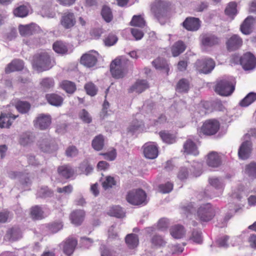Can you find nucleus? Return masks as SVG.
I'll return each mask as SVG.
<instances>
[{
	"label": "nucleus",
	"mask_w": 256,
	"mask_h": 256,
	"mask_svg": "<svg viewBox=\"0 0 256 256\" xmlns=\"http://www.w3.org/2000/svg\"><path fill=\"white\" fill-rule=\"evenodd\" d=\"M63 228V224L62 222H56L50 224V230L53 233H56Z\"/></svg>",
	"instance_id": "nucleus-64"
},
{
	"label": "nucleus",
	"mask_w": 256,
	"mask_h": 256,
	"mask_svg": "<svg viewBox=\"0 0 256 256\" xmlns=\"http://www.w3.org/2000/svg\"><path fill=\"white\" fill-rule=\"evenodd\" d=\"M218 43V39L213 35L205 34L202 36V44L205 47H210Z\"/></svg>",
	"instance_id": "nucleus-27"
},
{
	"label": "nucleus",
	"mask_w": 256,
	"mask_h": 256,
	"mask_svg": "<svg viewBox=\"0 0 256 256\" xmlns=\"http://www.w3.org/2000/svg\"><path fill=\"white\" fill-rule=\"evenodd\" d=\"M126 242L129 248H133L138 245V238L135 234H129L126 238Z\"/></svg>",
	"instance_id": "nucleus-39"
},
{
	"label": "nucleus",
	"mask_w": 256,
	"mask_h": 256,
	"mask_svg": "<svg viewBox=\"0 0 256 256\" xmlns=\"http://www.w3.org/2000/svg\"><path fill=\"white\" fill-rule=\"evenodd\" d=\"M132 26L142 27L144 26L145 22L141 16H134L130 22Z\"/></svg>",
	"instance_id": "nucleus-55"
},
{
	"label": "nucleus",
	"mask_w": 256,
	"mask_h": 256,
	"mask_svg": "<svg viewBox=\"0 0 256 256\" xmlns=\"http://www.w3.org/2000/svg\"><path fill=\"white\" fill-rule=\"evenodd\" d=\"M30 216L34 220H40L44 217V212L42 208L38 206H36L32 208Z\"/></svg>",
	"instance_id": "nucleus-33"
},
{
	"label": "nucleus",
	"mask_w": 256,
	"mask_h": 256,
	"mask_svg": "<svg viewBox=\"0 0 256 256\" xmlns=\"http://www.w3.org/2000/svg\"><path fill=\"white\" fill-rule=\"evenodd\" d=\"M53 49L58 54H65L68 50L67 46L61 41H57L53 44Z\"/></svg>",
	"instance_id": "nucleus-37"
},
{
	"label": "nucleus",
	"mask_w": 256,
	"mask_h": 256,
	"mask_svg": "<svg viewBox=\"0 0 256 256\" xmlns=\"http://www.w3.org/2000/svg\"><path fill=\"white\" fill-rule=\"evenodd\" d=\"M183 26L188 30H196L200 26V20L194 18H187L183 22Z\"/></svg>",
	"instance_id": "nucleus-23"
},
{
	"label": "nucleus",
	"mask_w": 256,
	"mask_h": 256,
	"mask_svg": "<svg viewBox=\"0 0 256 256\" xmlns=\"http://www.w3.org/2000/svg\"><path fill=\"white\" fill-rule=\"evenodd\" d=\"M231 61L236 64L240 62L243 68L246 70H252L256 66V58L250 52L244 54L240 58L238 56L234 55L232 56Z\"/></svg>",
	"instance_id": "nucleus-2"
},
{
	"label": "nucleus",
	"mask_w": 256,
	"mask_h": 256,
	"mask_svg": "<svg viewBox=\"0 0 256 256\" xmlns=\"http://www.w3.org/2000/svg\"><path fill=\"white\" fill-rule=\"evenodd\" d=\"M256 100V93L251 92L247 94L240 102V105L243 107H246L250 105Z\"/></svg>",
	"instance_id": "nucleus-34"
},
{
	"label": "nucleus",
	"mask_w": 256,
	"mask_h": 256,
	"mask_svg": "<svg viewBox=\"0 0 256 256\" xmlns=\"http://www.w3.org/2000/svg\"><path fill=\"white\" fill-rule=\"evenodd\" d=\"M75 16L72 12H66L62 17L61 24L65 28H70L76 24Z\"/></svg>",
	"instance_id": "nucleus-17"
},
{
	"label": "nucleus",
	"mask_w": 256,
	"mask_h": 256,
	"mask_svg": "<svg viewBox=\"0 0 256 256\" xmlns=\"http://www.w3.org/2000/svg\"><path fill=\"white\" fill-rule=\"evenodd\" d=\"M108 214L110 216L116 218H122L124 215L123 210L119 206H113L110 209Z\"/></svg>",
	"instance_id": "nucleus-43"
},
{
	"label": "nucleus",
	"mask_w": 256,
	"mask_h": 256,
	"mask_svg": "<svg viewBox=\"0 0 256 256\" xmlns=\"http://www.w3.org/2000/svg\"><path fill=\"white\" fill-rule=\"evenodd\" d=\"M245 173L252 178H256V164L252 162L246 165Z\"/></svg>",
	"instance_id": "nucleus-51"
},
{
	"label": "nucleus",
	"mask_w": 256,
	"mask_h": 256,
	"mask_svg": "<svg viewBox=\"0 0 256 256\" xmlns=\"http://www.w3.org/2000/svg\"><path fill=\"white\" fill-rule=\"evenodd\" d=\"M190 239L196 244H201L202 242L201 232L197 230H194Z\"/></svg>",
	"instance_id": "nucleus-59"
},
{
	"label": "nucleus",
	"mask_w": 256,
	"mask_h": 256,
	"mask_svg": "<svg viewBox=\"0 0 256 256\" xmlns=\"http://www.w3.org/2000/svg\"><path fill=\"white\" fill-rule=\"evenodd\" d=\"M242 38L237 34H233L226 42V46L229 51H234L240 48L242 45Z\"/></svg>",
	"instance_id": "nucleus-15"
},
{
	"label": "nucleus",
	"mask_w": 256,
	"mask_h": 256,
	"mask_svg": "<svg viewBox=\"0 0 256 256\" xmlns=\"http://www.w3.org/2000/svg\"><path fill=\"white\" fill-rule=\"evenodd\" d=\"M146 192L142 190H133L130 191L126 196L128 202L133 205H140L146 203Z\"/></svg>",
	"instance_id": "nucleus-4"
},
{
	"label": "nucleus",
	"mask_w": 256,
	"mask_h": 256,
	"mask_svg": "<svg viewBox=\"0 0 256 256\" xmlns=\"http://www.w3.org/2000/svg\"><path fill=\"white\" fill-rule=\"evenodd\" d=\"M66 154L67 156L74 157L78 154V150L75 146H70L66 148Z\"/></svg>",
	"instance_id": "nucleus-63"
},
{
	"label": "nucleus",
	"mask_w": 256,
	"mask_h": 256,
	"mask_svg": "<svg viewBox=\"0 0 256 256\" xmlns=\"http://www.w3.org/2000/svg\"><path fill=\"white\" fill-rule=\"evenodd\" d=\"M54 80L52 78H42L40 82L41 87L44 90H48L54 86Z\"/></svg>",
	"instance_id": "nucleus-48"
},
{
	"label": "nucleus",
	"mask_w": 256,
	"mask_h": 256,
	"mask_svg": "<svg viewBox=\"0 0 256 256\" xmlns=\"http://www.w3.org/2000/svg\"><path fill=\"white\" fill-rule=\"evenodd\" d=\"M85 212L82 210H76L72 212L70 219L72 224L75 226H79L82 224L84 220Z\"/></svg>",
	"instance_id": "nucleus-20"
},
{
	"label": "nucleus",
	"mask_w": 256,
	"mask_h": 256,
	"mask_svg": "<svg viewBox=\"0 0 256 256\" xmlns=\"http://www.w3.org/2000/svg\"><path fill=\"white\" fill-rule=\"evenodd\" d=\"M34 30V24H32L25 26L21 25L19 27V31L21 35L26 36L32 34Z\"/></svg>",
	"instance_id": "nucleus-41"
},
{
	"label": "nucleus",
	"mask_w": 256,
	"mask_h": 256,
	"mask_svg": "<svg viewBox=\"0 0 256 256\" xmlns=\"http://www.w3.org/2000/svg\"><path fill=\"white\" fill-rule=\"evenodd\" d=\"M38 146L44 152H50L54 148V140L49 136H44L38 141Z\"/></svg>",
	"instance_id": "nucleus-11"
},
{
	"label": "nucleus",
	"mask_w": 256,
	"mask_h": 256,
	"mask_svg": "<svg viewBox=\"0 0 256 256\" xmlns=\"http://www.w3.org/2000/svg\"><path fill=\"white\" fill-rule=\"evenodd\" d=\"M220 128L219 122L214 120L206 121L201 128V132L206 135L211 136L216 134Z\"/></svg>",
	"instance_id": "nucleus-8"
},
{
	"label": "nucleus",
	"mask_w": 256,
	"mask_h": 256,
	"mask_svg": "<svg viewBox=\"0 0 256 256\" xmlns=\"http://www.w3.org/2000/svg\"><path fill=\"white\" fill-rule=\"evenodd\" d=\"M53 65L54 63L48 52H42L36 54L34 57L32 66L38 72L47 70Z\"/></svg>",
	"instance_id": "nucleus-1"
},
{
	"label": "nucleus",
	"mask_w": 256,
	"mask_h": 256,
	"mask_svg": "<svg viewBox=\"0 0 256 256\" xmlns=\"http://www.w3.org/2000/svg\"><path fill=\"white\" fill-rule=\"evenodd\" d=\"M77 240L73 238H68L60 244L64 254L68 256H70L74 252L76 246Z\"/></svg>",
	"instance_id": "nucleus-12"
},
{
	"label": "nucleus",
	"mask_w": 256,
	"mask_h": 256,
	"mask_svg": "<svg viewBox=\"0 0 256 256\" xmlns=\"http://www.w3.org/2000/svg\"><path fill=\"white\" fill-rule=\"evenodd\" d=\"M30 104L26 102H18L16 106V108L18 112L24 114L27 112L30 109Z\"/></svg>",
	"instance_id": "nucleus-49"
},
{
	"label": "nucleus",
	"mask_w": 256,
	"mask_h": 256,
	"mask_svg": "<svg viewBox=\"0 0 256 256\" xmlns=\"http://www.w3.org/2000/svg\"><path fill=\"white\" fill-rule=\"evenodd\" d=\"M58 173L65 178H69L74 174V170L68 166H62L58 168Z\"/></svg>",
	"instance_id": "nucleus-36"
},
{
	"label": "nucleus",
	"mask_w": 256,
	"mask_h": 256,
	"mask_svg": "<svg viewBox=\"0 0 256 256\" xmlns=\"http://www.w3.org/2000/svg\"><path fill=\"white\" fill-rule=\"evenodd\" d=\"M154 66L157 70H165L168 71V64L166 60L163 58H158L152 62Z\"/></svg>",
	"instance_id": "nucleus-44"
},
{
	"label": "nucleus",
	"mask_w": 256,
	"mask_h": 256,
	"mask_svg": "<svg viewBox=\"0 0 256 256\" xmlns=\"http://www.w3.org/2000/svg\"><path fill=\"white\" fill-rule=\"evenodd\" d=\"M116 184L114 178L111 176H106L102 182V187L105 190L112 188Z\"/></svg>",
	"instance_id": "nucleus-52"
},
{
	"label": "nucleus",
	"mask_w": 256,
	"mask_h": 256,
	"mask_svg": "<svg viewBox=\"0 0 256 256\" xmlns=\"http://www.w3.org/2000/svg\"><path fill=\"white\" fill-rule=\"evenodd\" d=\"M234 87L232 82L228 79L223 78L217 82L215 86V91L222 96H228L234 92Z\"/></svg>",
	"instance_id": "nucleus-5"
},
{
	"label": "nucleus",
	"mask_w": 256,
	"mask_h": 256,
	"mask_svg": "<svg viewBox=\"0 0 256 256\" xmlns=\"http://www.w3.org/2000/svg\"><path fill=\"white\" fill-rule=\"evenodd\" d=\"M194 170L193 166H191L190 167L189 164L187 166H182L178 172V178L181 180L186 179L188 178L190 172L194 176H198L194 174Z\"/></svg>",
	"instance_id": "nucleus-26"
},
{
	"label": "nucleus",
	"mask_w": 256,
	"mask_h": 256,
	"mask_svg": "<svg viewBox=\"0 0 256 256\" xmlns=\"http://www.w3.org/2000/svg\"><path fill=\"white\" fill-rule=\"evenodd\" d=\"M35 127L42 130L48 128L51 124V118L49 114H40L34 121Z\"/></svg>",
	"instance_id": "nucleus-9"
},
{
	"label": "nucleus",
	"mask_w": 256,
	"mask_h": 256,
	"mask_svg": "<svg viewBox=\"0 0 256 256\" xmlns=\"http://www.w3.org/2000/svg\"><path fill=\"white\" fill-rule=\"evenodd\" d=\"M197 216L200 220L207 222L212 218L214 212L211 205L206 204L200 206L197 211Z\"/></svg>",
	"instance_id": "nucleus-7"
},
{
	"label": "nucleus",
	"mask_w": 256,
	"mask_h": 256,
	"mask_svg": "<svg viewBox=\"0 0 256 256\" xmlns=\"http://www.w3.org/2000/svg\"><path fill=\"white\" fill-rule=\"evenodd\" d=\"M186 48V46L182 41H178L175 42L171 48L172 56L174 57L179 56L184 52Z\"/></svg>",
	"instance_id": "nucleus-31"
},
{
	"label": "nucleus",
	"mask_w": 256,
	"mask_h": 256,
	"mask_svg": "<svg viewBox=\"0 0 256 256\" xmlns=\"http://www.w3.org/2000/svg\"><path fill=\"white\" fill-rule=\"evenodd\" d=\"M144 154L148 159H154L158 156V148L154 142H148L143 146Z\"/></svg>",
	"instance_id": "nucleus-13"
},
{
	"label": "nucleus",
	"mask_w": 256,
	"mask_h": 256,
	"mask_svg": "<svg viewBox=\"0 0 256 256\" xmlns=\"http://www.w3.org/2000/svg\"><path fill=\"white\" fill-rule=\"evenodd\" d=\"M210 184L216 189L220 190V194L224 186V184L222 180L217 178H211L208 180Z\"/></svg>",
	"instance_id": "nucleus-40"
},
{
	"label": "nucleus",
	"mask_w": 256,
	"mask_h": 256,
	"mask_svg": "<svg viewBox=\"0 0 256 256\" xmlns=\"http://www.w3.org/2000/svg\"><path fill=\"white\" fill-rule=\"evenodd\" d=\"M256 26V18L250 16L246 18L240 25V30L243 34L248 35L252 32Z\"/></svg>",
	"instance_id": "nucleus-14"
},
{
	"label": "nucleus",
	"mask_w": 256,
	"mask_h": 256,
	"mask_svg": "<svg viewBox=\"0 0 256 256\" xmlns=\"http://www.w3.org/2000/svg\"><path fill=\"white\" fill-rule=\"evenodd\" d=\"M85 89L88 94L94 96L96 94L97 89L92 83H88L85 85Z\"/></svg>",
	"instance_id": "nucleus-61"
},
{
	"label": "nucleus",
	"mask_w": 256,
	"mask_h": 256,
	"mask_svg": "<svg viewBox=\"0 0 256 256\" xmlns=\"http://www.w3.org/2000/svg\"><path fill=\"white\" fill-rule=\"evenodd\" d=\"M182 213L184 214L186 217H188L190 214H193L195 212V208L194 204L190 203L186 206H184L182 208Z\"/></svg>",
	"instance_id": "nucleus-58"
},
{
	"label": "nucleus",
	"mask_w": 256,
	"mask_h": 256,
	"mask_svg": "<svg viewBox=\"0 0 256 256\" xmlns=\"http://www.w3.org/2000/svg\"><path fill=\"white\" fill-rule=\"evenodd\" d=\"M118 40V38L115 34H110L105 38L104 42L106 46H110L115 44Z\"/></svg>",
	"instance_id": "nucleus-56"
},
{
	"label": "nucleus",
	"mask_w": 256,
	"mask_h": 256,
	"mask_svg": "<svg viewBox=\"0 0 256 256\" xmlns=\"http://www.w3.org/2000/svg\"><path fill=\"white\" fill-rule=\"evenodd\" d=\"M92 146L96 150H101L104 146V138L103 136L99 134L96 136L92 141Z\"/></svg>",
	"instance_id": "nucleus-35"
},
{
	"label": "nucleus",
	"mask_w": 256,
	"mask_h": 256,
	"mask_svg": "<svg viewBox=\"0 0 256 256\" xmlns=\"http://www.w3.org/2000/svg\"><path fill=\"white\" fill-rule=\"evenodd\" d=\"M28 7L24 5H22L14 10V14L16 16L24 18L28 16Z\"/></svg>",
	"instance_id": "nucleus-42"
},
{
	"label": "nucleus",
	"mask_w": 256,
	"mask_h": 256,
	"mask_svg": "<svg viewBox=\"0 0 256 256\" xmlns=\"http://www.w3.org/2000/svg\"><path fill=\"white\" fill-rule=\"evenodd\" d=\"M46 98L50 104L56 106H60L63 102L62 98L56 94H48Z\"/></svg>",
	"instance_id": "nucleus-30"
},
{
	"label": "nucleus",
	"mask_w": 256,
	"mask_h": 256,
	"mask_svg": "<svg viewBox=\"0 0 256 256\" xmlns=\"http://www.w3.org/2000/svg\"><path fill=\"white\" fill-rule=\"evenodd\" d=\"M160 136L162 140L167 144H172L176 142V136L168 132L163 131L160 132Z\"/></svg>",
	"instance_id": "nucleus-38"
},
{
	"label": "nucleus",
	"mask_w": 256,
	"mask_h": 256,
	"mask_svg": "<svg viewBox=\"0 0 256 256\" xmlns=\"http://www.w3.org/2000/svg\"><path fill=\"white\" fill-rule=\"evenodd\" d=\"M194 67L198 72L207 74L214 68L215 62L211 58L198 60L194 64Z\"/></svg>",
	"instance_id": "nucleus-6"
},
{
	"label": "nucleus",
	"mask_w": 256,
	"mask_h": 256,
	"mask_svg": "<svg viewBox=\"0 0 256 256\" xmlns=\"http://www.w3.org/2000/svg\"><path fill=\"white\" fill-rule=\"evenodd\" d=\"M60 86L62 89L69 94H72L76 90L75 84L68 80H64L62 82Z\"/></svg>",
	"instance_id": "nucleus-45"
},
{
	"label": "nucleus",
	"mask_w": 256,
	"mask_h": 256,
	"mask_svg": "<svg viewBox=\"0 0 256 256\" xmlns=\"http://www.w3.org/2000/svg\"><path fill=\"white\" fill-rule=\"evenodd\" d=\"M173 188V184L169 182L165 184H162L159 186L160 191L163 193L166 194L170 192Z\"/></svg>",
	"instance_id": "nucleus-60"
},
{
	"label": "nucleus",
	"mask_w": 256,
	"mask_h": 256,
	"mask_svg": "<svg viewBox=\"0 0 256 256\" xmlns=\"http://www.w3.org/2000/svg\"><path fill=\"white\" fill-rule=\"evenodd\" d=\"M236 5L235 2H230L228 4L225 10L226 14L233 18L234 16L236 14Z\"/></svg>",
	"instance_id": "nucleus-54"
},
{
	"label": "nucleus",
	"mask_w": 256,
	"mask_h": 256,
	"mask_svg": "<svg viewBox=\"0 0 256 256\" xmlns=\"http://www.w3.org/2000/svg\"><path fill=\"white\" fill-rule=\"evenodd\" d=\"M206 164L209 166L217 168L222 164V157L218 152H212L208 154Z\"/></svg>",
	"instance_id": "nucleus-16"
},
{
	"label": "nucleus",
	"mask_w": 256,
	"mask_h": 256,
	"mask_svg": "<svg viewBox=\"0 0 256 256\" xmlns=\"http://www.w3.org/2000/svg\"><path fill=\"white\" fill-rule=\"evenodd\" d=\"M22 232L18 228L14 227L9 229L4 236V240L10 242H14L21 238Z\"/></svg>",
	"instance_id": "nucleus-19"
},
{
	"label": "nucleus",
	"mask_w": 256,
	"mask_h": 256,
	"mask_svg": "<svg viewBox=\"0 0 256 256\" xmlns=\"http://www.w3.org/2000/svg\"><path fill=\"white\" fill-rule=\"evenodd\" d=\"M188 88V82L185 79L180 80L177 84L176 90L178 92H187Z\"/></svg>",
	"instance_id": "nucleus-53"
},
{
	"label": "nucleus",
	"mask_w": 256,
	"mask_h": 256,
	"mask_svg": "<svg viewBox=\"0 0 256 256\" xmlns=\"http://www.w3.org/2000/svg\"><path fill=\"white\" fill-rule=\"evenodd\" d=\"M126 70L125 60L122 57L116 58L110 64V72L112 76L116 78H123Z\"/></svg>",
	"instance_id": "nucleus-3"
},
{
	"label": "nucleus",
	"mask_w": 256,
	"mask_h": 256,
	"mask_svg": "<svg viewBox=\"0 0 256 256\" xmlns=\"http://www.w3.org/2000/svg\"><path fill=\"white\" fill-rule=\"evenodd\" d=\"M18 117V116L12 114H2L0 116V127L2 128H8L12 124L13 120Z\"/></svg>",
	"instance_id": "nucleus-21"
},
{
	"label": "nucleus",
	"mask_w": 256,
	"mask_h": 256,
	"mask_svg": "<svg viewBox=\"0 0 256 256\" xmlns=\"http://www.w3.org/2000/svg\"><path fill=\"white\" fill-rule=\"evenodd\" d=\"M24 62L22 60H16L12 61L6 68V72L20 70L24 68Z\"/></svg>",
	"instance_id": "nucleus-28"
},
{
	"label": "nucleus",
	"mask_w": 256,
	"mask_h": 256,
	"mask_svg": "<svg viewBox=\"0 0 256 256\" xmlns=\"http://www.w3.org/2000/svg\"><path fill=\"white\" fill-rule=\"evenodd\" d=\"M80 119L86 123H90L92 122V118L88 112L85 110H82L80 112Z\"/></svg>",
	"instance_id": "nucleus-62"
},
{
	"label": "nucleus",
	"mask_w": 256,
	"mask_h": 256,
	"mask_svg": "<svg viewBox=\"0 0 256 256\" xmlns=\"http://www.w3.org/2000/svg\"><path fill=\"white\" fill-rule=\"evenodd\" d=\"M184 152L187 154L196 156L198 151L196 144L190 140H187L184 144Z\"/></svg>",
	"instance_id": "nucleus-25"
},
{
	"label": "nucleus",
	"mask_w": 256,
	"mask_h": 256,
	"mask_svg": "<svg viewBox=\"0 0 256 256\" xmlns=\"http://www.w3.org/2000/svg\"><path fill=\"white\" fill-rule=\"evenodd\" d=\"M98 56V54L96 52H89L81 57V64L88 68L92 67L96 64Z\"/></svg>",
	"instance_id": "nucleus-10"
},
{
	"label": "nucleus",
	"mask_w": 256,
	"mask_h": 256,
	"mask_svg": "<svg viewBox=\"0 0 256 256\" xmlns=\"http://www.w3.org/2000/svg\"><path fill=\"white\" fill-rule=\"evenodd\" d=\"M101 256H118L119 253L107 248L104 246L100 247Z\"/></svg>",
	"instance_id": "nucleus-57"
},
{
	"label": "nucleus",
	"mask_w": 256,
	"mask_h": 256,
	"mask_svg": "<svg viewBox=\"0 0 256 256\" xmlns=\"http://www.w3.org/2000/svg\"><path fill=\"white\" fill-rule=\"evenodd\" d=\"M101 14L103 18L107 22H110L113 18L111 10L107 6H103L101 12Z\"/></svg>",
	"instance_id": "nucleus-47"
},
{
	"label": "nucleus",
	"mask_w": 256,
	"mask_h": 256,
	"mask_svg": "<svg viewBox=\"0 0 256 256\" xmlns=\"http://www.w3.org/2000/svg\"><path fill=\"white\" fill-rule=\"evenodd\" d=\"M167 4L160 0H156L151 5V10L156 16H158L160 13L167 7Z\"/></svg>",
	"instance_id": "nucleus-24"
},
{
	"label": "nucleus",
	"mask_w": 256,
	"mask_h": 256,
	"mask_svg": "<svg viewBox=\"0 0 256 256\" xmlns=\"http://www.w3.org/2000/svg\"><path fill=\"white\" fill-rule=\"evenodd\" d=\"M148 88V84L145 80H138L130 88L131 92L141 93Z\"/></svg>",
	"instance_id": "nucleus-29"
},
{
	"label": "nucleus",
	"mask_w": 256,
	"mask_h": 256,
	"mask_svg": "<svg viewBox=\"0 0 256 256\" xmlns=\"http://www.w3.org/2000/svg\"><path fill=\"white\" fill-rule=\"evenodd\" d=\"M170 230L171 236L175 239L182 238L186 234L184 228L180 224H176L172 226Z\"/></svg>",
	"instance_id": "nucleus-22"
},
{
	"label": "nucleus",
	"mask_w": 256,
	"mask_h": 256,
	"mask_svg": "<svg viewBox=\"0 0 256 256\" xmlns=\"http://www.w3.org/2000/svg\"><path fill=\"white\" fill-rule=\"evenodd\" d=\"M230 238L227 236L220 237L216 240L217 245L220 248H227L234 244L229 242Z\"/></svg>",
	"instance_id": "nucleus-46"
},
{
	"label": "nucleus",
	"mask_w": 256,
	"mask_h": 256,
	"mask_svg": "<svg viewBox=\"0 0 256 256\" xmlns=\"http://www.w3.org/2000/svg\"><path fill=\"white\" fill-rule=\"evenodd\" d=\"M252 151V143L250 141L243 142L240 146L238 154L240 158L245 160L248 158Z\"/></svg>",
	"instance_id": "nucleus-18"
},
{
	"label": "nucleus",
	"mask_w": 256,
	"mask_h": 256,
	"mask_svg": "<svg viewBox=\"0 0 256 256\" xmlns=\"http://www.w3.org/2000/svg\"><path fill=\"white\" fill-rule=\"evenodd\" d=\"M34 138L30 132L22 133L20 136L19 142L23 146H26L33 142Z\"/></svg>",
	"instance_id": "nucleus-32"
},
{
	"label": "nucleus",
	"mask_w": 256,
	"mask_h": 256,
	"mask_svg": "<svg viewBox=\"0 0 256 256\" xmlns=\"http://www.w3.org/2000/svg\"><path fill=\"white\" fill-rule=\"evenodd\" d=\"M8 176L12 179H15L16 178H20V179L21 182L22 184H28L30 183L29 178H26L24 180V182L22 181L23 178L24 177V174L20 172L12 171L8 173Z\"/></svg>",
	"instance_id": "nucleus-50"
}]
</instances>
